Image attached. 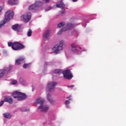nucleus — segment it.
I'll return each mask as SVG.
<instances>
[{
  "mask_svg": "<svg viewBox=\"0 0 126 126\" xmlns=\"http://www.w3.org/2000/svg\"><path fill=\"white\" fill-rule=\"evenodd\" d=\"M29 9L30 10H32V11L36 10L37 9L36 5H35V4H33L30 6L29 7Z\"/></svg>",
  "mask_w": 126,
  "mask_h": 126,
  "instance_id": "17",
  "label": "nucleus"
},
{
  "mask_svg": "<svg viewBox=\"0 0 126 126\" xmlns=\"http://www.w3.org/2000/svg\"><path fill=\"white\" fill-rule=\"evenodd\" d=\"M73 32L74 33H76V31H74Z\"/></svg>",
  "mask_w": 126,
  "mask_h": 126,
  "instance_id": "39",
  "label": "nucleus"
},
{
  "mask_svg": "<svg viewBox=\"0 0 126 126\" xmlns=\"http://www.w3.org/2000/svg\"><path fill=\"white\" fill-rule=\"evenodd\" d=\"M57 85V83L55 82H51L47 84V90L50 92L52 90H54L55 86Z\"/></svg>",
  "mask_w": 126,
  "mask_h": 126,
  "instance_id": "7",
  "label": "nucleus"
},
{
  "mask_svg": "<svg viewBox=\"0 0 126 126\" xmlns=\"http://www.w3.org/2000/svg\"><path fill=\"white\" fill-rule=\"evenodd\" d=\"M11 70V66H9L8 68H6L5 69H3L2 70H0V79H1L3 75H4V74L5 72H8L10 71V70Z\"/></svg>",
  "mask_w": 126,
  "mask_h": 126,
  "instance_id": "8",
  "label": "nucleus"
},
{
  "mask_svg": "<svg viewBox=\"0 0 126 126\" xmlns=\"http://www.w3.org/2000/svg\"><path fill=\"white\" fill-rule=\"evenodd\" d=\"M34 4L37 8V7H42L43 6V3L41 1H36Z\"/></svg>",
  "mask_w": 126,
  "mask_h": 126,
  "instance_id": "15",
  "label": "nucleus"
},
{
  "mask_svg": "<svg viewBox=\"0 0 126 126\" xmlns=\"http://www.w3.org/2000/svg\"><path fill=\"white\" fill-rule=\"evenodd\" d=\"M74 87V85L67 86V87L68 88H73Z\"/></svg>",
  "mask_w": 126,
  "mask_h": 126,
  "instance_id": "33",
  "label": "nucleus"
},
{
  "mask_svg": "<svg viewBox=\"0 0 126 126\" xmlns=\"http://www.w3.org/2000/svg\"><path fill=\"white\" fill-rule=\"evenodd\" d=\"M13 15H14L13 11H8L6 12L5 13L4 20L1 21L0 23V28H2L6 22H8L11 18H13Z\"/></svg>",
  "mask_w": 126,
  "mask_h": 126,
  "instance_id": "2",
  "label": "nucleus"
},
{
  "mask_svg": "<svg viewBox=\"0 0 126 126\" xmlns=\"http://www.w3.org/2000/svg\"><path fill=\"white\" fill-rule=\"evenodd\" d=\"M71 47L72 48H75V44H71Z\"/></svg>",
  "mask_w": 126,
  "mask_h": 126,
  "instance_id": "34",
  "label": "nucleus"
},
{
  "mask_svg": "<svg viewBox=\"0 0 126 126\" xmlns=\"http://www.w3.org/2000/svg\"><path fill=\"white\" fill-rule=\"evenodd\" d=\"M12 29H13L14 31H17V32H18L20 30V27L18 24L14 25L12 26Z\"/></svg>",
  "mask_w": 126,
  "mask_h": 126,
  "instance_id": "14",
  "label": "nucleus"
},
{
  "mask_svg": "<svg viewBox=\"0 0 126 126\" xmlns=\"http://www.w3.org/2000/svg\"><path fill=\"white\" fill-rule=\"evenodd\" d=\"M53 49H53L54 51V53L56 54H58L60 53L61 51H62L63 48H53Z\"/></svg>",
  "mask_w": 126,
  "mask_h": 126,
  "instance_id": "19",
  "label": "nucleus"
},
{
  "mask_svg": "<svg viewBox=\"0 0 126 126\" xmlns=\"http://www.w3.org/2000/svg\"><path fill=\"white\" fill-rule=\"evenodd\" d=\"M69 104V101L67 100L65 101V105H66V106L67 107V105Z\"/></svg>",
  "mask_w": 126,
  "mask_h": 126,
  "instance_id": "29",
  "label": "nucleus"
},
{
  "mask_svg": "<svg viewBox=\"0 0 126 126\" xmlns=\"http://www.w3.org/2000/svg\"><path fill=\"white\" fill-rule=\"evenodd\" d=\"M47 98L48 101L50 102L51 103L53 102V99H52V98H51V95L50 94H47Z\"/></svg>",
  "mask_w": 126,
  "mask_h": 126,
  "instance_id": "24",
  "label": "nucleus"
},
{
  "mask_svg": "<svg viewBox=\"0 0 126 126\" xmlns=\"http://www.w3.org/2000/svg\"><path fill=\"white\" fill-rule=\"evenodd\" d=\"M53 73L58 74H60L63 73V71L62 70L60 69H55L53 71Z\"/></svg>",
  "mask_w": 126,
  "mask_h": 126,
  "instance_id": "21",
  "label": "nucleus"
},
{
  "mask_svg": "<svg viewBox=\"0 0 126 126\" xmlns=\"http://www.w3.org/2000/svg\"><path fill=\"white\" fill-rule=\"evenodd\" d=\"M74 26L70 23L66 24V26L64 27H63L62 29L57 33L58 35H61L63 32L67 31V30H70L72 29Z\"/></svg>",
  "mask_w": 126,
  "mask_h": 126,
  "instance_id": "4",
  "label": "nucleus"
},
{
  "mask_svg": "<svg viewBox=\"0 0 126 126\" xmlns=\"http://www.w3.org/2000/svg\"><path fill=\"white\" fill-rule=\"evenodd\" d=\"M13 45V42H9L8 43V47H11V48H12Z\"/></svg>",
  "mask_w": 126,
  "mask_h": 126,
  "instance_id": "25",
  "label": "nucleus"
},
{
  "mask_svg": "<svg viewBox=\"0 0 126 126\" xmlns=\"http://www.w3.org/2000/svg\"><path fill=\"white\" fill-rule=\"evenodd\" d=\"M63 40H61L59 44H56L54 48H63Z\"/></svg>",
  "mask_w": 126,
  "mask_h": 126,
  "instance_id": "18",
  "label": "nucleus"
},
{
  "mask_svg": "<svg viewBox=\"0 0 126 126\" xmlns=\"http://www.w3.org/2000/svg\"><path fill=\"white\" fill-rule=\"evenodd\" d=\"M4 98L5 99H4V101H3V102H8L10 104L12 103L13 99L10 97L5 96L4 97Z\"/></svg>",
  "mask_w": 126,
  "mask_h": 126,
  "instance_id": "12",
  "label": "nucleus"
},
{
  "mask_svg": "<svg viewBox=\"0 0 126 126\" xmlns=\"http://www.w3.org/2000/svg\"><path fill=\"white\" fill-rule=\"evenodd\" d=\"M2 10V7H0V12Z\"/></svg>",
  "mask_w": 126,
  "mask_h": 126,
  "instance_id": "36",
  "label": "nucleus"
},
{
  "mask_svg": "<svg viewBox=\"0 0 126 126\" xmlns=\"http://www.w3.org/2000/svg\"><path fill=\"white\" fill-rule=\"evenodd\" d=\"M23 48H13L12 49L13 50H15V51H16V50H21Z\"/></svg>",
  "mask_w": 126,
  "mask_h": 126,
  "instance_id": "28",
  "label": "nucleus"
},
{
  "mask_svg": "<svg viewBox=\"0 0 126 126\" xmlns=\"http://www.w3.org/2000/svg\"><path fill=\"white\" fill-rule=\"evenodd\" d=\"M51 34V30L48 29L44 32L43 34V37L46 40H49V37Z\"/></svg>",
  "mask_w": 126,
  "mask_h": 126,
  "instance_id": "9",
  "label": "nucleus"
},
{
  "mask_svg": "<svg viewBox=\"0 0 126 126\" xmlns=\"http://www.w3.org/2000/svg\"><path fill=\"white\" fill-rule=\"evenodd\" d=\"M25 59L23 57H20L16 60V65L20 64L22 62L24 61Z\"/></svg>",
  "mask_w": 126,
  "mask_h": 126,
  "instance_id": "13",
  "label": "nucleus"
},
{
  "mask_svg": "<svg viewBox=\"0 0 126 126\" xmlns=\"http://www.w3.org/2000/svg\"><path fill=\"white\" fill-rule=\"evenodd\" d=\"M65 25V24L64 22H61L58 24L57 28H62L63 26H64Z\"/></svg>",
  "mask_w": 126,
  "mask_h": 126,
  "instance_id": "22",
  "label": "nucleus"
},
{
  "mask_svg": "<svg viewBox=\"0 0 126 126\" xmlns=\"http://www.w3.org/2000/svg\"><path fill=\"white\" fill-rule=\"evenodd\" d=\"M78 0H72V1L74 2H75V1H77Z\"/></svg>",
  "mask_w": 126,
  "mask_h": 126,
  "instance_id": "38",
  "label": "nucleus"
},
{
  "mask_svg": "<svg viewBox=\"0 0 126 126\" xmlns=\"http://www.w3.org/2000/svg\"><path fill=\"white\" fill-rule=\"evenodd\" d=\"M63 77L64 79L67 80H70L73 78V75L72 73H71L70 70L69 69L63 71Z\"/></svg>",
  "mask_w": 126,
  "mask_h": 126,
  "instance_id": "6",
  "label": "nucleus"
},
{
  "mask_svg": "<svg viewBox=\"0 0 126 126\" xmlns=\"http://www.w3.org/2000/svg\"><path fill=\"white\" fill-rule=\"evenodd\" d=\"M4 102L3 100H2L1 101H0V107L2 106L3 104H4Z\"/></svg>",
  "mask_w": 126,
  "mask_h": 126,
  "instance_id": "31",
  "label": "nucleus"
},
{
  "mask_svg": "<svg viewBox=\"0 0 126 126\" xmlns=\"http://www.w3.org/2000/svg\"><path fill=\"white\" fill-rule=\"evenodd\" d=\"M13 97L15 99H17L19 101L25 100L27 98V95L25 94H23L18 91L13 92L12 94Z\"/></svg>",
  "mask_w": 126,
  "mask_h": 126,
  "instance_id": "3",
  "label": "nucleus"
},
{
  "mask_svg": "<svg viewBox=\"0 0 126 126\" xmlns=\"http://www.w3.org/2000/svg\"><path fill=\"white\" fill-rule=\"evenodd\" d=\"M16 83H17V81H16V80H14L12 81V82H11V84L12 85H16Z\"/></svg>",
  "mask_w": 126,
  "mask_h": 126,
  "instance_id": "27",
  "label": "nucleus"
},
{
  "mask_svg": "<svg viewBox=\"0 0 126 126\" xmlns=\"http://www.w3.org/2000/svg\"><path fill=\"white\" fill-rule=\"evenodd\" d=\"M3 116H4V117H5V118L6 119H10L11 118V115L8 113H4V114H3Z\"/></svg>",
  "mask_w": 126,
  "mask_h": 126,
  "instance_id": "20",
  "label": "nucleus"
},
{
  "mask_svg": "<svg viewBox=\"0 0 126 126\" xmlns=\"http://www.w3.org/2000/svg\"><path fill=\"white\" fill-rule=\"evenodd\" d=\"M45 100L43 99L38 98L36 99V101H35V103L41 105L38 106V110L40 112H43V113H46L48 112L49 110V107L47 105H43L42 104L44 103Z\"/></svg>",
  "mask_w": 126,
  "mask_h": 126,
  "instance_id": "1",
  "label": "nucleus"
},
{
  "mask_svg": "<svg viewBox=\"0 0 126 126\" xmlns=\"http://www.w3.org/2000/svg\"><path fill=\"white\" fill-rule=\"evenodd\" d=\"M32 15V14H31V13L28 12L23 15L21 17V19L23 21H24V22H29V21H30V20H31Z\"/></svg>",
  "mask_w": 126,
  "mask_h": 126,
  "instance_id": "5",
  "label": "nucleus"
},
{
  "mask_svg": "<svg viewBox=\"0 0 126 126\" xmlns=\"http://www.w3.org/2000/svg\"><path fill=\"white\" fill-rule=\"evenodd\" d=\"M76 50V48H72V51H74V50Z\"/></svg>",
  "mask_w": 126,
  "mask_h": 126,
  "instance_id": "37",
  "label": "nucleus"
},
{
  "mask_svg": "<svg viewBox=\"0 0 126 126\" xmlns=\"http://www.w3.org/2000/svg\"><path fill=\"white\" fill-rule=\"evenodd\" d=\"M25 46L19 42H13L12 48H25Z\"/></svg>",
  "mask_w": 126,
  "mask_h": 126,
  "instance_id": "10",
  "label": "nucleus"
},
{
  "mask_svg": "<svg viewBox=\"0 0 126 126\" xmlns=\"http://www.w3.org/2000/svg\"><path fill=\"white\" fill-rule=\"evenodd\" d=\"M17 0H9L8 1V3L10 5H14V4H17V3H16Z\"/></svg>",
  "mask_w": 126,
  "mask_h": 126,
  "instance_id": "16",
  "label": "nucleus"
},
{
  "mask_svg": "<svg viewBox=\"0 0 126 126\" xmlns=\"http://www.w3.org/2000/svg\"><path fill=\"white\" fill-rule=\"evenodd\" d=\"M28 65L29 64H27V63H25L24 65H23V68H27L28 67Z\"/></svg>",
  "mask_w": 126,
  "mask_h": 126,
  "instance_id": "26",
  "label": "nucleus"
},
{
  "mask_svg": "<svg viewBox=\"0 0 126 126\" xmlns=\"http://www.w3.org/2000/svg\"><path fill=\"white\" fill-rule=\"evenodd\" d=\"M70 98H71V95H70L68 97H67V99H68L69 100H72V99H70Z\"/></svg>",
  "mask_w": 126,
  "mask_h": 126,
  "instance_id": "35",
  "label": "nucleus"
},
{
  "mask_svg": "<svg viewBox=\"0 0 126 126\" xmlns=\"http://www.w3.org/2000/svg\"><path fill=\"white\" fill-rule=\"evenodd\" d=\"M57 6L59 8H61V9H64V7H65V5L63 2V0H61L60 2L57 3Z\"/></svg>",
  "mask_w": 126,
  "mask_h": 126,
  "instance_id": "11",
  "label": "nucleus"
},
{
  "mask_svg": "<svg viewBox=\"0 0 126 126\" xmlns=\"http://www.w3.org/2000/svg\"><path fill=\"white\" fill-rule=\"evenodd\" d=\"M44 125H45V123H44Z\"/></svg>",
  "mask_w": 126,
  "mask_h": 126,
  "instance_id": "40",
  "label": "nucleus"
},
{
  "mask_svg": "<svg viewBox=\"0 0 126 126\" xmlns=\"http://www.w3.org/2000/svg\"><path fill=\"white\" fill-rule=\"evenodd\" d=\"M51 7H48L46 9V11H49V10H51Z\"/></svg>",
  "mask_w": 126,
  "mask_h": 126,
  "instance_id": "30",
  "label": "nucleus"
},
{
  "mask_svg": "<svg viewBox=\"0 0 126 126\" xmlns=\"http://www.w3.org/2000/svg\"><path fill=\"white\" fill-rule=\"evenodd\" d=\"M46 3H49L51 0H45Z\"/></svg>",
  "mask_w": 126,
  "mask_h": 126,
  "instance_id": "32",
  "label": "nucleus"
},
{
  "mask_svg": "<svg viewBox=\"0 0 126 126\" xmlns=\"http://www.w3.org/2000/svg\"><path fill=\"white\" fill-rule=\"evenodd\" d=\"M27 36L28 37H31L32 36V30L29 29L27 32Z\"/></svg>",
  "mask_w": 126,
  "mask_h": 126,
  "instance_id": "23",
  "label": "nucleus"
}]
</instances>
